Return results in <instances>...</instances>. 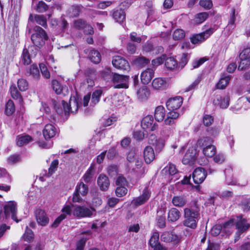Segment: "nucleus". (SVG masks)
Here are the masks:
<instances>
[{
  "label": "nucleus",
  "mask_w": 250,
  "mask_h": 250,
  "mask_svg": "<svg viewBox=\"0 0 250 250\" xmlns=\"http://www.w3.org/2000/svg\"><path fill=\"white\" fill-rule=\"evenodd\" d=\"M149 95V91L146 87L140 88L137 91L138 98L141 101H146Z\"/></svg>",
  "instance_id": "nucleus-33"
},
{
  "label": "nucleus",
  "mask_w": 250,
  "mask_h": 250,
  "mask_svg": "<svg viewBox=\"0 0 250 250\" xmlns=\"http://www.w3.org/2000/svg\"><path fill=\"white\" fill-rule=\"evenodd\" d=\"M166 59V55H163L162 56L154 59L151 62V64L153 66V68H155L156 67L161 64Z\"/></svg>",
  "instance_id": "nucleus-56"
},
{
  "label": "nucleus",
  "mask_w": 250,
  "mask_h": 250,
  "mask_svg": "<svg viewBox=\"0 0 250 250\" xmlns=\"http://www.w3.org/2000/svg\"><path fill=\"white\" fill-rule=\"evenodd\" d=\"M235 224L236 228L238 229L237 233L238 234L245 232L250 227V224L242 215L237 216Z\"/></svg>",
  "instance_id": "nucleus-14"
},
{
  "label": "nucleus",
  "mask_w": 250,
  "mask_h": 250,
  "mask_svg": "<svg viewBox=\"0 0 250 250\" xmlns=\"http://www.w3.org/2000/svg\"><path fill=\"white\" fill-rule=\"evenodd\" d=\"M21 62L24 65H28L31 62L30 55L27 49L24 48L23 50L21 58Z\"/></svg>",
  "instance_id": "nucleus-40"
},
{
  "label": "nucleus",
  "mask_w": 250,
  "mask_h": 250,
  "mask_svg": "<svg viewBox=\"0 0 250 250\" xmlns=\"http://www.w3.org/2000/svg\"><path fill=\"white\" fill-rule=\"evenodd\" d=\"M207 172L202 167L196 168L192 173V178L196 184H201L207 176Z\"/></svg>",
  "instance_id": "nucleus-12"
},
{
  "label": "nucleus",
  "mask_w": 250,
  "mask_h": 250,
  "mask_svg": "<svg viewBox=\"0 0 250 250\" xmlns=\"http://www.w3.org/2000/svg\"><path fill=\"white\" fill-rule=\"evenodd\" d=\"M226 176V182L228 185H235L237 184V181L233 179L232 169L229 167L226 168L224 170Z\"/></svg>",
  "instance_id": "nucleus-31"
},
{
  "label": "nucleus",
  "mask_w": 250,
  "mask_h": 250,
  "mask_svg": "<svg viewBox=\"0 0 250 250\" xmlns=\"http://www.w3.org/2000/svg\"><path fill=\"white\" fill-rule=\"evenodd\" d=\"M200 208L197 202L194 201L190 206L184 209L183 225L192 229H195L200 219Z\"/></svg>",
  "instance_id": "nucleus-1"
},
{
  "label": "nucleus",
  "mask_w": 250,
  "mask_h": 250,
  "mask_svg": "<svg viewBox=\"0 0 250 250\" xmlns=\"http://www.w3.org/2000/svg\"><path fill=\"white\" fill-rule=\"evenodd\" d=\"M139 156L135 153L134 150H131L128 152L127 155V160L130 163H134L135 161V159H137V158H139Z\"/></svg>",
  "instance_id": "nucleus-63"
},
{
  "label": "nucleus",
  "mask_w": 250,
  "mask_h": 250,
  "mask_svg": "<svg viewBox=\"0 0 250 250\" xmlns=\"http://www.w3.org/2000/svg\"><path fill=\"white\" fill-rule=\"evenodd\" d=\"M51 104L59 114L62 115L64 114L65 116L68 115L69 113V104L64 101L62 100L61 104H58V102L53 99L51 101Z\"/></svg>",
  "instance_id": "nucleus-8"
},
{
  "label": "nucleus",
  "mask_w": 250,
  "mask_h": 250,
  "mask_svg": "<svg viewBox=\"0 0 250 250\" xmlns=\"http://www.w3.org/2000/svg\"><path fill=\"white\" fill-rule=\"evenodd\" d=\"M171 202L174 206L183 208L187 204L188 200L186 196L181 194L174 196Z\"/></svg>",
  "instance_id": "nucleus-20"
},
{
  "label": "nucleus",
  "mask_w": 250,
  "mask_h": 250,
  "mask_svg": "<svg viewBox=\"0 0 250 250\" xmlns=\"http://www.w3.org/2000/svg\"><path fill=\"white\" fill-rule=\"evenodd\" d=\"M207 59L206 58H201L199 59L194 60L192 62V67L193 69L198 68L203 63H204Z\"/></svg>",
  "instance_id": "nucleus-62"
},
{
  "label": "nucleus",
  "mask_w": 250,
  "mask_h": 250,
  "mask_svg": "<svg viewBox=\"0 0 250 250\" xmlns=\"http://www.w3.org/2000/svg\"><path fill=\"white\" fill-rule=\"evenodd\" d=\"M15 110V107L13 102L9 100L5 105V113L7 116L11 115Z\"/></svg>",
  "instance_id": "nucleus-44"
},
{
  "label": "nucleus",
  "mask_w": 250,
  "mask_h": 250,
  "mask_svg": "<svg viewBox=\"0 0 250 250\" xmlns=\"http://www.w3.org/2000/svg\"><path fill=\"white\" fill-rule=\"evenodd\" d=\"M154 69L147 68L144 71L141 75L142 82L145 84H148L154 77Z\"/></svg>",
  "instance_id": "nucleus-21"
},
{
  "label": "nucleus",
  "mask_w": 250,
  "mask_h": 250,
  "mask_svg": "<svg viewBox=\"0 0 250 250\" xmlns=\"http://www.w3.org/2000/svg\"><path fill=\"white\" fill-rule=\"evenodd\" d=\"M144 159L146 163L150 164L155 158L153 148L150 146L145 147L144 151Z\"/></svg>",
  "instance_id": "nucleus-24"
},
{
  "label": "nucleus",
  "mask_w": 250,
  "mask_h": 250,
  "mask_svg": "<svg viewBox=\"0 0 250 250\" xmlns=\"http://www.w3.org/2000/svg\"><path fill=\"white\" fill-rule=\"evenodd\" d=\"M185 36V31L181 29H177L173 33V39L175 40H180L183 39Z\"/></svg>",
  "instance_id": "nucleus-49"
},
{
  "label": "nucleus",
  "mask_w": 250,
  "mask_h": 250,
  "mask_svg": "<svg viewBox=\"0 0 250 250\" xmlns=\"http://www.w3.org/2000/svg\"><path fill=\"white\" fill-rule=\"evenodd\" d=\"M58 165L59 161L58 160H54L51 162L50 166L48 169V173L47 175L48 177L50 176L55 172L57 170Z\"/></svg>",
  "instance_id": "nucleus-53"
},
{
  "label": "nucleus",
  "mask_w": 250,
  "mask_h": 250,
  "mask_svg": "<svg viewBox=\"0 0 250 250\" xmlns=\"http://www.w3.org/2000/svg\"><path fill=\"white\" fill-rule=\"evenodd\" d=\"M17 84L19 90L21 91H25L28 88V83L25 79H19L18 81Z\"/></svg>",
  "instance_id": "nucleus-50"
},
{
  "label": "nucleus",
  "mask_w": 250,
  "mask_h": 250,
  "mask_svg": "<svg viewBox=\"0 0 250 250\" xmlns=\"http://www.w3.org/2000/svg\"><path fill=\"white\" fill-rule=\"evenodd\" d=\"M35 214L36 220L39 225L44 226L48 223L49 218L44 210L38 209L35 211Z\"/></svg>",
  "instance_id": "nucleus-18"
},
{
  "label": "nucleus",
  "mask_w": 250,
  "mask_h": 250,
  "mask_svg": "<svg viewBox=\"0 0 250 250\" xmlns=\"http://www.w3.org/2000/svg\"><path fill=\"white\" fill-rule=\"evenodd\" d=\"M92 198V207L91 209L92 210L94 211V207H98L100 206L102 203L101 194L97 191H94L91 192Z\"/></svg>",
  "instance_id": "nucleus-25"
},
{
  "label": "nucleus",
  "mask_w": 250,
  "mask_h": 250,
  "mask_svg": "<svg viewBox=\"0 0 250 250\" xmlns=\"http://www.w3.org/2000/svg\"><path fill=\"white\" fill-rule=\"evenodd\" d=\"M180 117V113L176 110H169L167 114V118L164 120L167 125H174L177 120Z\"/></svg>",
  "instance_id": "nucleus-19"
},
{
  "label": "nucleus",
  "mask_w": 250,
  "mask_h": 250,
  "mask_svg": "<svg viewBox=\"0 0 250 250\" xmlns=\"http://www.w3.org/2000/svg\"><path fill=\"white\" fill-rule=\"evenodd\" d=\"M231 78V76H224L222 77L216 84L217 88L218 89H224L227 85L228 84Z\"/></svg>",
  "instance_id": "nucleus-39"
},
{
  "label": "nucleus",
  "mask_w": 250,
  "mask_h": 250,
  "mask_svg": "<svg viewBox=\"0 0 250 250\" xmlns=\"http://www.w3.org/2000/svg\"><path fill=\"white\" fill-rule=\"evenodd\" d=\"M113 17L116 22L122 23L125 20V14L123 10H117L113 12Z\"/></svg>",
  "instance_id": "nucleus-36"
},
{
  "label": "nucleus",
  "mask_w": 250,
  "mask_h": 250,
  "mask_svg": "<svg viewBox=\"0 0 250 250\" xmlns=\"http://www.w3.org/2000/svg\"><path fill=\"white\" fill-rule=\"evenodd\" d=\"M34 20L38 24H40L46 28L47 27V20L46 18L43 15H36L34 17Z\"/></svg>",
  "instance_id": "nucleus-46"
},
{
  "label": "nucleus",
  "mask_w": 250,
  "mask_h": 250,
  "mask_svg": "<svg viewBox=\"0 0 250 250\" xmlns=\"http://www.w3.org/2000/svg\"><path fill=\"white\" fill-rule=\"evenodd\" d=\"M229 99L228 96L222 97L220 95H217L214 100V103L219 105L222 108H226L229 105Z\"/></svg>",
  "instance_id": "nucleus-26"
},
{
  "label": "nucleus",
  "mask_w": 250,
  "mask_h": 250,
  "mask_svg": "<svg viewBox=\"0 0 250 250\" xmlns=\"http://www.w3.org/2000/svg\"><path fill=\"white\" fill-rule=\"evenodd\" d=\"M52 86L54 91H55L57 94H60L63 89V86L56 80H54L52 81Z\"/></svg>",
  "instance_id": "nucleus-52"
},
{
  "label": "nucleus",
  "mask_w": 250,
  "mask_h": 250,
  "mask_svg": "<svg viewBox=\"0 0 250 250\" xmlns=\"http://www.w3.org/2000/svg\"><path fill=\"white\" fill-rule=\"evenodd\" d=\"M207 12L200 13L196 15L194 21L196 23L200 24L204 22L208 17Z\"/></svg>",
  "instance_id": "nucleus-48"
},
{
  "label": "nucleus",
  "mask_w": 250,
  "mask_h": 250,
  "mask_svg": "<svg viewBox=\"0 0 250 250\" xmlns=\"http://www.w3.org/2000/svg\"><path fill=\"white\" fill-rule=\"evenodd\" d=\"M196 150L194 147H190L185 154L182 162L185 165L192 164L196 158Z\"/></svg>",
  "instance_id": "nucleus-17"
},
{
  "label": "nucleus",
  "mask_w": 250,
  "mask_h": 250,
  "mask_svg": "<svg viewBox=\"0 0 250 250\" xmlns=\"http://www.w3.org/2000/svg\"><path fill=\"white\" fill-rule=\"evenodd\" d=\"M154 120L152 115H147L142 120L141 126L144 129L150 128L152 131H154L158 126L157 124L153 125Z\"/></svg>",
  "instance_id": "nucleus-16"
},
{
  "label": "nucleus",
  "mask_w": 250,
  "mask_h": 250,
  "mask_svg": "<svg viewBox=\"0 0 250 250\" xmlns=\"http://www.w3.org/2000/svg\"><path fill=\"white\" fill-rule=\"evenodd\" d=\"M48 8L47 5L42 1H40L36 6V10L39 13H43Z\"/></svg>",
  "instance_id": "nucleus-54"
},
{
  "label": "nucleus",
  "mask_w": 250,
  "mask_h": 250,
  "mask_svg": "<svg viewBox=\"0 0 250 250\" xmlns=\"http://www.w3.org/2000/svg\"><path fill=\"white\" fill-rule=\"evenodd\" d=\"M17 212V204L14 201H9L7 202L4 206L3 216L5 219H8L10 215L12 219L18 223L21 220H18L16 216Z\"/></svg>",
  "instance_id": "nucleus-3"
},
{
  "label": "nucleus",
  "mask_w": 250,
  "mask_h": 250,
  "mask_svg": "<svg viewBox=\"0 0 250 250\" xmlns=\"http://www.w3.org/2000/svg\"><path fill=\"white\" fill-rule=\"evenodd\" d=\"M115 192L118 197H123L127 193V189L124 186H119L117 188Z\"/></svg>",
  "instance_id": "nucleus-58"
},
{
  "label": "nucleus",
  "mask_w": 250,
  "mask_h": 250,
  "mask_svg": "<svg viewBox=\"0 0 250 250\" xmlns=\"http://www.w3.org/2000/svg\"><path fill=\"white\" fill-rule=\"evenodd\" d=\"M85 74L86 77L83 82L82 85L84 88L89 89L94 85L95 71L93 70L87 69Z\"/></svg>",
  "instance_id": "nucleus-13"
},
{
  "label": "nucleus",
  "mask_w": 250,
  "mask_h": 250,
  "mask_svg": "<svg viewBox=\"0 0 250 250\" xmlns=\"http://www.w3.org/2000/svg\"><path fill=\"white\" fill-rule=\"evenodd\" d=\"M181 215V213L178 209L172 208L168 211V221L171 222H175L180 218Z\"/></svg>",
  "instance_id": "nucleus-29"
},
{
  "label": "nucleus",
  "mask_w": 250,
  "mask_h": 250,
  "mask_svg": "<svg viewBox=\"0 0 250 250\" xmlns=\"http://www.w3.org/2000/svg\"><path fill=\"white\" fill-rule=\"evenodd\" d=\"M153 88L156 90H163L167 86V83L161 78H157L153 80L152 83Z\"/></svg>",
  "instance_id": "nucleus-28"
},
{
  "label": "nucleus",
  "mask_w": 250,
  "mask_h": 250,
  "mask_svg": "<svg viewBox=\"0 0 250 250\" xmlns=\"http://www.w3.org/2000/svg\"><path fill=\"white\" fill-rule=\"evenodd\" d=\"M81 9L79 6L72 5L68 9L67 14L71 17H76L79 15Z\"/></svg>",
  "instance_id": "nucleus-41"
},
{
  "label": "nucleus",
  "mask_w": 250,
  "mask_h": 250,
  "mask_svg": "<svg viewBox=\"0 0 250 250\" xmlns=\"http://www.w3.org/2000/svg\"><path fill=\"white\" fill-rule=\"evenodd\" d=\"M112 62L113 65L118 69L128 70L129 68L128 62L121 56H114Z\"/></svg>",
  "instance_id": "nucleus-15"
},
{
  "label": "nucleus",
  "mask_w": 250,
  "mask_h": 250,
  "mask_svg": "<svg viewBox=\"0 0 250 250\" xmlns=\"http://www.w3.org/2000/svg\"><path fill=\"white\" fill-rule=\"evenodd\" d=\"M166 115L165 109L162 105L158 106L155 110L154 117L155 120L160 122L164 120Z\"/></svg>",
  "instance_id": "nucleus-30"
},
{
  "label": "nucleus",
  "mask_w": 250,
  "mask_h": 250,
  "mask_svg": "<svg viewBox=\"0 0 250 250\" xmlns=\"http://www.w3.org/2000/svg\"><path fill=\"white\" fill-rule=\"evenodd\" d=\"M213 117L208 114H206L203 116V122L205 125L208 126L210 125L213 122Z\"/></svg>",
  "instance_id": "nucleus-57"
},
{
  "label": "nucleus",
  "mask_w": 250,
  "mask_h": 250,
  "mask_svg": "<svg viewBox=\"0 0 250 250\" xmlns=\"http://www.w3.org/2000/svg\"><path fill=\"white\" fill-rule=\"evenodd\" d=\"M34 234L32 231L30 229H27L23 235V238L25 241L31 242L33 239Z\"/></svg>",
  "instance_id": "nucleus-64"
},
{
  "label": "nucleus",
  "mask_w": 250,
  "mask_h": 250,
  "mask_svg": "<svg viewBox=\"0 0 250 250\" xmlns=\"http://www.w3.org/2000/svg\"><path fill=\"white\" fill-rule=\"evenodd\" d=\"M213 32L214 29L210 28L201 33L192 35L190 38V41L193 44L201 43L207 40Z\"/></svg>",
  "instance_id": "nucleus-6"
},
{
  "label": "nucleus",
  "mask_w": 250,
  "mask_h": 250,
  "mask_svg": "<svg viewBox=\"0 0 250 250\" xmlns=\"http://www.w3.org/2000/svg\"><path fill=\"white\" fill-rule=\"evenodd\" d=\"M10 91L11 95L13 99L15 100H18L20 103L22 102V100L21 95L18 91L17 88L15 84L11 86L10 88Z\"/></svg>",
  "instance_id": "nucleus-43"
},
{
  "label": "nucleus",
  "mask_w": 250,
  "mask_h": 250,
  "mask_svg": "<svg viewBox=\"0 0 250 250\" xmlns=\"http://www.w3.org/2000/svg\"><path fill=\"white\" fill-rule=\"evenodd\" d=\"M149 62L148 59H146L145 57H140L137 58L134 61V63L137 66L143 67L148 64Z\"/></svg>",
  "instance_id": "nucleus-55"
},
{
  "label": "nucleus",
  "mask_w": 250,
  "mask_h": 250,
  "mask_svg": "<svg viewBox=\"0 0 250 250\" xmlns=\"http://www.w3.org/2000/svg\"><path fill=\"white\" fill-rule=\"evenodd\" d=\"M161 240L166 243H169L172 241H178V237L175 234L169 232L165 231L161 236Z\"/></svg>",
  "instance_id": "nucleus-27"
},
{
  "label": "nucleus",
  "mask_w": 250,
  "mask_h": 250,
  "mask_svg": "<svg viewBox=\"0 0 250 250\" xmlns=\"http://www.w3.org/2000/svg\"><path fill=\"white\" fill-rule=\"evenodd\" d=\"M82 105V103H80L79 99L73 97V99L71 98L69 102V111L71 110V112H76L79 107Z\"/></svg>",
  "instance_id": "nucleus-34"
},
{
  "label": "nucleus",
  "mask_w": 250,
  "mask_h": 250,
  "mask_svg": "<svg viewBox=\"0 0 250 250\" xmlns=\"http://www.w3.org/2000/svg\"><path fill=\"white\" fill-rule=\"evenodd\" d=\"M150 197V192L148 188L146 187L143 190V193L139 197L134 198L131 202V204L135 206H139L147 202Z\"/></svg>",
  "instance_id": "nucleus-11"
},
{
  "label": "nucleus",
  "mask_w": 250,
  "mask_h": 250,
  "mask_svg": "<svg viewBox=\"0 0 250 250\" xmlns=\"http://www.w3.org/2000/svg\"><path fill=\"white\" fill-rule=\"evenodd\" d=\"M240 59L250 60V47L245 48L239 55Z\"/></svg>",
  "instance_id": "nucleus-60"
},
{
  "label": "nucleus",
  "mask_w": 250,
  "mask_h": 250,
  "mask_svg": "<svg viewBox=\"0 0 250 250\" xmlns=\"http://www.w3.org/2000/svg\"><path fill=\"white\" fill-rule=\"evenodd\" d=\"M57 132L56 128L52 124H47L43 130V135L46 140L55 136Z\"/></svg>",
  "instance_id": "nucleus-23"
},
{
  "label": "nucleus",
  "mask_w": 250,
  "mask_h": 250,
  "mask_svg": "<svg viewBox=\"0 0 250 250\" xmlns=\"http://www.w3.org/2000/svg\"><path fill=\"white\" fill-rule=\"evenodd\" d=\"M26 75H31L34 78L38 79L40 77L39 70L36 65H32L29 69L27 70Z\"/></svg>",
  "instance_id": "nucleus-38"
},
{
  "label": "nucleus",
  "mask_w": 250,
  "mask_h": 250,
  "mask_svg": "<svg viewBox=\"0 0 250 250\" xmlns=\"http://www.w3.org/2000/svg\"><path fill=\"white\" fill-rule=\"evenodd\" d=\"M204 154L208 157H213L216 152V147L213 145H208L203 149Z\"/></svg>",
  "instance_id": "nucleus-37"
},
{
  "label": "nucleus",
  "mask_w": 250,
  "mask_h": 250,
  "mask_svg": "<svg viewBox=\"0 0 250 250\" xmlns=\"http://www.w3.org/2000/svg\"><path fill=\"white\" fill-rule=\"evenodd\" d=\"M183 103V98L180 96L169 99L166 103L168 110H176L181 107Z\"/></svg>",
  "instance_id": "nucleus-10"
},
{
  "label": "nucleus",
  "mask_w": 250,
  "mask_h": 250,
  "mask_svg": "<svg viewBox=\"0 0 250 250\" xmlns=\"http://www.w3.org/2000/svg\"><path fill=\"white\" fill-rule=\"evenodd\" d=\"M129 76L114 73L112 81L115 88H126L128 86Z\"/></svg>",
  "instance_id": "nucleus-5"
},
{
  "label": "nucleus",
  "mask_w": 250,
  "mask_h": 250,
  "mask_svg": "<svg viewBox=\"0 0 250 250\" xmlns=\"http://www.w3.org/2000/svg\"><path fill=\"white\" fill-rule=\"evenodd\" d=\"M97 184L101 190L106 191L109 188L110 182L106 175L100 174L97 179Z\"/></svg>",
  "instance_id": "nucleus-22"
},
{
  "label": "nucleus",
  "mask_w": 250,
  "mask_h": 250,
  "mask_svg": "<svg viewBox=\"0 0 250 250\" xmlns=\"http://www.w3.org/2000/svg\"><path fill=\"white\" fill-rule=\"evenodd\" d=\"M250 66V60L240 59V62L238 65L239 70H244L248 68Z\"/></svg>",
  "instance_id": "nucleus-51"
},
{
  "label": "nucleus",
  "mask_w": 250,
  "mask_h": 250,
  "mask_svg": "<svg viewBox=\"0 0 250 250\" xmlns=\"http://www.w3.org/2000/svg\"><path fill=\"white\" fill-rule=\"evenodd\" d=\"M33 30L35 33L32 34L31 40L35 46L40 47L43 45L45 41L48 40V36L46 32L39 26H35Z\"/></svg>",
  "instance_id": "nucleus-2"
},
{
  "label": "nucleus",
  "mask_w": 250,
  "mask_h": 250,
  "mask_svg": "<svg viewBox=\"0 0 250 250\" xmlns=\"http://www.w3.org/2000/svg\"><path fill=\"white\" fill-rule=\"evenodd\" d=\"M88 191V187L87 185L84 184L83 182H81L76 186L75 190L73 194L72 201L73 202L82 203L83 201L80 196H85Z\"/></svg>",
  "instance_id": "nucleus-4"
},
{
  "label": "nucleus",
  "mask_w": 250,
  "mask_h": 250,
  "mask_svg": "<svg viewBox=\"0 0 250 250\" xmlns=\"http://www.w3.org/2000/svg\"><path fill=\"white\" fill-rule=\"evenodd\" d=\"M165 65L169 69H173L176 67L177 62L173 57H169L166 59Z\"/></svg>",
  "instance_id": "nucleus-47"
},
{
  "label": "nucleus",
  "mask_w": 250,
  "mask_h": 250,
  "mask_svg": "<svg viewBox=\"0 0 250 250\" xmlns=\"http://www.w3.org/2000/svg\"><path fill=\"white\" fill-rule=\"evenodd\" d=\"M213 142V140L208 137H203L199 139L197 142V146L199 147L207 146L208 145H211V144Z\"/></svg>",
  "instance_id": "nucleus-42"
},
{
  "label": "nucleus",
  "mask_w": 250,
  "mask_h": 250,
  "mask_svg": "<svg viewBox=\"0 0 250 250\" xmlns=\"http://www.w3.org/2000/svg\"><path fill=\"white\" fill-rule=\"evenodd\" d=\"M17 145L19 146H21L23 145L27 144L29 142L33 140L32 138L28 135H21L19 136L17 138Z\"/></svg>",
  "instance_id": "nucleus-35"
},
{
  "label": "nucleus",
  "mask_w": 250,
  "mask_h": 250,
  "mask_svg": "<svg viewBox=\"0 0 250 250\" xmlns=\"http://www.w3.org/2000/svg\"><path fill=\"white\" fill-rule=\"evenodd\" d=\"M74 216L79 218L89 217L92 215V210L84 206H76L73 211Z\"/></svg>",
  "instance_id": "nucleus-9"
},
{
  "label": "nucleus",
  "mask_w": 250,
  "mask_h": 250,
  "mask_svg": "<svg viewBox=\"0 0 250 250\" xmlns=\"http://www.w3.org/2000/svg\"><path fill=\"white\" fill-rule=\"evenodd\" d=\"M148 245L153 250H167V248L159 242V233L157 231L152 232Z\"/></svg>",
  "instance_id": "nucleus-7"
},
{
  "label": "nucleus",
  "mask_w": 250,
  "mask_h": 250,
  "mask_svg": "<svg viewBox=\"0 0 250 250\" xmlns=\"http://www.w3.org/2000/svg\"><path fill=\"white\" fill-rule=\"evenodd\" d=\"M165 208H161L157 212V220L160 228H163L166 226V218L165 216Z\"/></svg>",
  "instance_id": "nucleus-32"
},
{
  "label": "nucleus",
  "mask_w": 250,
  "mask_h": 250,
  "mask_svg": "<svg viewBox=\"0 0 250 250\" xmlns=\"http://www.w3.org/2000/svg\"><path fill=\"white\" fill-rule=\"evenodd\" d=\"M235 9L234 8H232L231 9V15L230 17V19H229V23L227 26V27L229 29H233V28H234V27L235 26V25H234V22L235 21Z\"/></svg>",
  "instance_id": "nucleus-59"
},
{
  "label": "nucleus",
  "mask_w": 250,
  "mask_h": 250,
  "mask_svg": "<svg viewBox=\"0 0 250 250\" xmlns=\"http://www.w3.org/2000/svg\"><path fill=\"white\" fill-rule=\"evenodd\" d=\"M89 57L90 60L95 63H98L101 61V55L100 53L95 50L91 51L89 54Z\"/></svg>",
  "instance_id": "nucleus-45"
},
{
  "label": "nucleus",
  "mask_w": 250,
  "mask_h": 250,
  "mask_svg": "<svg viewBox=\"0 0 250 250\" xmlns=\"http://www.w3.org/2000/svg\"><path fill=\"white\" fill-rule=\"evenodd\" d=\"M222 229V226L218 224L216 225L212 228L210 230V233L212 236H217L220 233Z\"/></svg>",
  "instance_id": "nucleus-61"
}]
</instances>
